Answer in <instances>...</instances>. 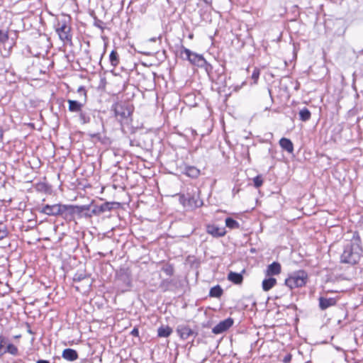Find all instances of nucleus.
Segmentation results:
<instances>
[{
    "label": "nucleus",
    "instance_id": "1",
    "mask_svg": "<svg viewBox=\"0 0 363 363\" xmlns=\"http://www.w3.org/2000/svg\"><path fill=\"white\" fill-rule=\"evenodd\" d=\"M362 248L360 245V240L357 238H354L347 245L340 257L342 263L351 265L356 264L360 259L362 255Z\"/></svg>",
    "mask_w": 363,
    "mask_h": 363
},
{
    "label": "nucleus",
    "instance_id": "2",
    "mask_svg": "<svg viewBox=\"0 0 363 363\" xmlns=\"http://www.w3.org/2000/svg\"><path fill=\"white\" fill-rule=\"evenodd\" d=\"M308 275L304 271L294 272L286 280L285 284L290 289L301 287L307 281Z\"/></svg>",
    "mask_w": 363,
    "mask_h": 363
},
{
    "label": "nucleus",
    "instance_id": "3",
    "mask_svg": "<svg viewBox=\"0 0 363 363\" xmlns=\"http://www.w3.org/2000/svg\"><path fill=\"white\" fill-rule=\"evenodd\" d=\"M73 281L74 283V288L76 290L82 293L87 292L92 284L91 279L84 274H75Z\"/></svg>",
    "mask_w": 363,
    "mask_h": 363
},
{
    "label": "nucleus",
    "instance_id": "4",
    "mask_svg": "<svg viewBox=\"0 0 363 363\" xmlns=\"http://www.w3.org/2000/svg\"><path fill=\"white\" fill-rule=\"evenodd\" d=\"M67 211V205L62 204L46 205L42 208L41 211V212L48 216L62 215Z\"/></svg>",
    "mask_w": 363,
    "mask_h": 363
},
{
    "label": "nucleus",
    "instance_id": "5",
    "mask_svg": "<svg viewBox=\"0 0 363 363\" xmlns=\"http://www.w3.org/2000/svg\"><path fill=\"white\" fill-rule=\"evenodd\" d=\"M70 27L66 23L65 21L58 22L56 27V32L57 33L60 40L63 42H71Z\"/></svg>",
    "mask_w": 363,
    "mask_h": 363
},
{
    "label": "nucleus",
    "instance_id": "6",
    "mask_svg": "<svg viewBox=\"0 0 363 363\" xmlns=\"http://www.w3.org/2000/svg\"><path fill=\"white\" fill-rule=\"evenodd\" d=\"M233 324V320L230 318H228L223 321H220L218 324H217L212 330L214 334H220L228 328H230Z\"/></svg>",
    "mask_w": 363,
    "mask_h": 363
},
{
    "label": "nucleus",
    "instance_id": "7",
    "mask_svg": "<svg viewBox=\"0 0 363 363\" xmlns=\"http://www.w3.org/2000/svg\"><path fill=\"white\" fill-rule=\"evenodd\" d=\"M182 55H184L185 57L192 64L199 65L203 58L201 55L192 52L190 50L184 48L182 52Z\"/></svg>",
    "mask_w": 363,
    "mask_h": 363
},
{
    "label": "nucleus",
    "instance_id": "8",
    "mask_svg": "<svg viewBox=\"0 0 363 363\" xmlns=\"http://www.w3.org/2000/svg\"><path fill=\"white\" fill-rule=\"evenodd\" d=\"M281 267L279 262H274L269 264L265 272V274L268 277L278 275L281 273Z\"/></svg>",
    "mask_w": 363,
    "mask_h": 363
},
{
    "label": "nucleus",
    "instance_id": "9",
    "mask_svg": "<svg viewBox=\"0 0 363 363\" xmlns=\"http://www.w3.org/2000/svg\"><path fill=\"white\" fill-rule=\"evenodd\" d=\"M207 232L208 234L214 237H222L226 233L224 228H220L215 225H209L207 226Z\"/></svg>",
    "mask_w": 363,
    "mask_h": 363
},
{
    "label": "nucleus",
    "instance_id": "10",
    "mask_svg": "<svg viewBox=\"0 0 363 363\" xmlns=\"http://www.w3.org/2000/svg\"><path fill=\"white\" fill-rule=\"evenodd\" d=\"M177 332L182 339L186 340L193 335L192 330L186 325H179Z\"/></svg>",
    "mask_w": 363,
    "mask_h": 363
},
{
    "label": "nucleus",
    "instance_id": "11",
    "mask_svg": "<svg viewBox=\"0 0 363 363\" xmlns=\"http://www.w3.org/2000/svg\"><path fill=\"white\" fill-rule=\"evenodd\" d=\"M90 205H86V206H72V205H67V211H69L72 214H81L84 211H89L90 209Z\"/></svg>",
    "mask_w": 363,
    "mask_h": 363
},
{
    "label": "nucleus",
    "instance_id": "12",
    "mask_svg": "<svg viewBox=\"0 0 363 363\" xmlns=\"http://www.w3.org/2000/svg\"><path fill=\"white\" fill-rule=\"evenodd\" d=\"M62 357L68 361H74L78 358L77 352L72 349H65L63 350Z\"/></svg>",
    "mask_w": 363,
    "mask_h": 363
},
{
    "label": "nucleus",
    "instance_id": "13",
    "mask_svg": "<svg viewBox=\"0 0 363 363\" xmlns=\"http://www.w3.org/2000/svg\"><path fill=\"white\" fill-rule=\"evenodd\" d=\"M279 145L280 146L285 150H286L289 153H292L293 151H294V145L292 143V142L288 139V138H282L280 140H279Z\"/></svg>",
    "mask_w": 363,
    "mask_h": 363
},
{
    "label": "nucleus",
    "instance_id": "14",
    "mask_svg": "<svg viewBox=\"0 0 363 363\" xmlns=\"http://www.w3.org/2000/svg\"><path fill=\"white\" fill-rule=\"evenodd\" d=\"M320 307L321 309L325 310L330 306H334L336 303V301L335 298H325L323 297H320L319 298Z\"/></svg>",
    "mask_w": 363,
    "mask_h": 363
},
{
    "label": "nucleus",
    "instance_id": "15",
    "mask_svg": "<svg viewBox=\"0 0 363 363\" xmlns=\"http://www.w3.org/2000/svg\"><path fill=\"white\" fill-rule=\"evenodd\" d=\"M277 284V279L275 278L269 277L265 279L262 281V289L264 291H268L272 289Z\"/></svg>",
    "mask_w": 363,
    "mask_h": 363
},
{
    "label": "nucleus",
    "instance_id": "16",
    "mask_svg": "<svg viewBox=\"0 0 363 363\" xmlns=\"http://www.w3.org/2000/svg\"><path fill=\"white\" fill-rule=\"evenodd\" d=\"M228 279L229 281H230L236 284H241L243 280V277L241 274L233 272H230L228 274Z\"/></svg>",
    "mask_w": 363,
    "mask_h": 363
},
{
    "label": "nucleus",
    "instance_id": "17",
    "mask_svg": "<svg viewBox=\"0 0 363 363\" xmlns=\"http://www.w3.org/2000/svg\"><path fill=\"white\" fill-rule=\"evenodd\" d=\"M68 104L69 110L72 112H79L83 106L82 104L74 100H68Z\"/></svg>",
    "mask_w": 363,
    "mask_h": 363
},
{
    "label": "nucleus",
    "instance_id": "18",
    "mask_svg": "<svg viewBox=\"0 0 363 363\" xmlns=\"http://www.w3.org/2000/svg\"><path fill=\"white\" fill-rule=\"evenodd\" d=\"M172 333V329L169 326L160 327L158 328V336L161 337H169Z\"/></svg>",
    "mask_w": 363,
    "mask_h": 363
},
{
    "label": "nucleus",
    "instance_id": "19",
    "mask_svg": "<svg viewBox=\"0 0 363 363\" xmlns=\"http://www.w3.org/2000/svg\"><path fill=\"white\" fill-rule=\"evenodd\" d=\"M311 114L310 111L306 108H304L300 110V111H299V117L302 121H308L311 118Z\"/></svg>",
    "mask_w": 363,
    "mask_h": 363
},
{
    "label": "nucleus",
    "instance_id": "20",
    "mask_svg": "<svg viewBox=\"0 0 363 363\" xmlns=\"http://www.w3.org/2000/svg\"><path fill=\"white\" fill-rule=\"evenodd\" d=\"M225 225L230 229H237L240 227L239 223L231 218H227L225 219Z\"/></svg>",
    "mask_w": 363,
    "mask_h": 363
},
{
    "label": "nucleus",
    "instance_id": "21",
    "mask_svg": "<svg viewBox=\"0 0 363 363\" xmlns=\"http://www.w3.org/2000/svg\"><path fill=\"white\" fill-rule=\"evenodd\" d=\"M110 62L113 67H116L119 62L118 53L113 50L110 54Z\"/></svg>",
    "mask_w": 363,
    "mask_h": 363
},
{
    "label": "nucleus",
    "instance_id": "22",
    "mask_svg": "<svg viewBox=\"0 0 363 363\" xmlns=\"http://www.w3.org/2000/svg\"><path fill=\"white\" fill-rule=\"evenodd\" d=\"M223 290L219 286H214L210 291V295L213 297H220L222 295Z\"/></svg>",
    "mask_w": 363,
    "mask_h": 363
},
{
    "label": "nucleus",
    "instance_id": "23",
    "mask_svg": "<svg viewBox=\"0 0 363 363\" xmlns=\"http://www.w3.org/2000/svg\"><path fill=\"white\" fill-rule=\"evenodd\" d=\"M201 203L202 202L199 199H195L194 197L189 199L187 202V205L191 207H199Z\"/></svg>",
    "mask_w": 363,
    "mask_h": 363
},
{
    "label": "nucleus",
    "instance_id": "24",
    "mask_svg": "<svg viewBox=\"0 0 363 363\" xmlns=\"http://www.w3.org/2000/svg\"><path fill=\"white\" fill-rule=\"evenodd\" d=\"M103 213V209L99 206H96L94 209L91 210L90 213H85V216L91 217L92 215H99Z\"/></svg>",
    "mask_w": 363,
    "mask_h": 363
},
{
    "label": "nucleus",
    "instance_id": "25",
    "mask_svg": "<svg viewBox=\"0 0 363 363\" xmlns=\"http://www.w3.org/2000/svg\"><path fill=\"white\" fill-rule=\"evenodd\" d=\"M186 174L189 177H196L199 174V170L194 167H190L187 169Z\"/></svg>",
    "mask_w": 363,
    "mask_h": 363
},
{
    "label": "nucleus",
    "instance_id": "26",
    "mask_svg": "<svg viewBox=\"0 0 363 363\" xmlns=\"http://www.w3.org/2000/svg\"><path fill=\"white\" fill-rule=\"evenodd\" d=\"M7 235V231L5 225L0 223V240L4 238Z\"/></svg>",
    "mask_w": 363,
    "mask_h": 363
},
{
    "label": "nucleus",
    "instance_id": "27",
    "mask_svg": "<svg viewBox=\"0 0 363 363\" xmlns=\"http://www.w3.org/2000/svg\"><path fill=\"white\" fill-rule=\"evenodd\" d=\"M253 181H254V184L257 188H258L262 185L263 180L260 176H257L256 177H255Z\"/></svg>",
    "mask_w": 363,
    "mask_h": 363
},
{
    "label": "nucleus",
    "instance_id": "28",
    "mask_svg": "<svg viewBox=\"0 0 363 363\" xmlns=\"http://www.w3.org/2000/svg\"><path fill=\"white\" fill-rule=\"evenodd\" d=\"M259 76V71L257 69H255L252 74V78L254 79V82L256 83Z\"/></svg>",
    "mask_w": 363,
    "mask_h": 363
},
{
    "label": "nucleus",
    "instance_id": "29",
    "mask_svg": "<svg viewBox=\"0 0 363 363\" xmlns=\"http://www.w3.org/2000/svg\"><path fill=\"white\" fill-rule=\"evenodd\" d=\"M99 207L103 209V213L106 211H110L111 208L109 203H104L101 206H100Z\"/></svg>",
    "mask_w": 363,
    "mask_h": 363
},
{
    "label": "nucleus",
    "instance_id": "30",
    "mask_svg": "<svg viewBox=\"0 0 363 363\" xmlns=\"http://www.w3.org/2000/svg\"><path fill=\"white\" fill-rule=\"evenodd\" d=\"M8 350L9 352H11L13 354H15L17 352V348L12 345H9Z\"/></svg>",
    "mask_w": 363,
    "mask_h": 363
},
{
    "label": "nucleus",
    "instance_id": "31",
    "mask_svg": "<svg viewBox=\"0 0 363 363\" xmlns=\"http://www.w3.org/2000/svg\"><path fill=\"white\" fill-rule=\"evenodd\" d=\"M116 113H117V114H120V113H119V111H118V109H116ZM121 116H123V117H126V116H130V111H128H128H127V115L125 114V112H123V113H121Z\"/></svg>",
    "mask_w": 363,
    "mask_h": 363
},
{
    "label": "nucleus",
    "instance_id": "32",
    "mask_svg": "<svg viewBox=\"0 0 363 363\" xmlns=\"http://www.w3.org/2000/svg\"><path fill=\"white\" fill-rule=\"evenodd\" d=\"M131 334L134 336H138L139 335V331L137 328H134L132 331H131Z\"/></svg>",
    "mask_w": 363,
    "mask_h": 363
},
{
    "label": "nucleus",
    "instance_id": "33",
    "mask_svg": "<svg viewBox=\"0 0 363 363\" xmlns=\"http://www.w3.org/2000/svg\"><path fill=\"white\" fill-rule=\"evenodd\" d=\"M3 353H4L3 346H2L1 342L0 341V355H1Z\"/></svg>",
    "mask_w": 363,
    "mask_h": 363
},
{
    "label": "nucleus",
    "instance_id": "34",
    "mask_svg": "<svg viewBox=\"0 0 363 363\" xmlns=\"http://www.w3.org/2000/svg\"><path fill=\"white\" fill-rule=\"evenodd\" d=\"M291 360V356H287L284 358L285 362H289Z\"/></svg>",
    "mask_w": 363,
    "mask_h": 363
},
{
    "label": "nucleus",
    "instance_id": "35",
    "mask_svg": "<svg viewBox=\"0 0 363 363\" xmlns=\"http://www.w3.org/2000/svg\"><path fill=\"white\" fill-rule=\"evenodd\" d=\"M37 363H49V362L46 360H38Z\"/></svg>",
    "mask_w": 363,
    "mask_h": 363
},
{
    "label": "nucleus",
    "instance_id": "36",
    "mask_svg": "<svg viewBox=\"0 0 363 363\" xmlns=\"http://www.w3.org/2000/svg\"><path fill=\"white\" fill-rule=\"evenodd\" d=\"M3 137V130L0 128V140L2 139Z\"/></svg>",
    "mask_w": 363,
    "mask_h": 363
},
{
    "label": "nucleus",
    "instance_id": "37",
    "mask_svg": "<svg viewBox=\"0 0 363 363\" xmlns=\"http://www.w3.org/2000/svg\"><path fill=\"white\" fill-rule=\"evenodd\" d=\"M205 3L209 4L211 2V0H203Z\"/></svg>",
    "mask_w": 363,
    "mask_h": 363
},
{
    "label": "nucleus",
    "instance_id": "38",
    "mask_svg": "<svg viewBox=\"0 0 363 363\" xmlns=\"http://www.w3.org/2000/svg\"><path fill=\"white\" fill-rule=\"evenodd\" d=\"M81 284V285H82V286H83V287H85V282H81V284Z\"/></svg>",
    "mask_w": 363,
    "mask_h": 363
},
{
    "label": "nucleus",
    "instance_id": "39",
    "mask_svg": "<svg viewBox=\"0 0 363 363\" xmlns=\"http://www.w3.org/2000/svg\"><path fill=\"white\" fill-rule=\"evenodd\" d=\"M79 91H84V89L82 88H79Z\"/></svg>",
    "mask_w": 363,
    "mask_h": 363
},
{
    "label": "nucleus",
    "instance_id": "40",
    "mask_svg": "<svg viewBox=\"0 0 363 363\" xmlns=\"http://www.w3.org/2000/svg\"><path fill=\"white\" fill-rule=\"evenodd\" d=\"M0 35H2V33L0 32Z\"/></svg>",
    "mask_w": 363,
    "mask_h": 363
}]
</instances>
